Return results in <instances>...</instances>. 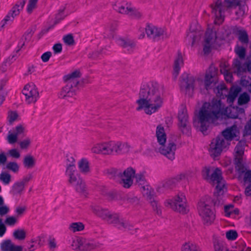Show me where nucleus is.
<instances>
[{
    "label": "nucleus",
    "instance_id": "nucleus-1",
    "mask_svg": "<svg viewBox=\"0 0 251 251\" xmlns=\"http://www.w3.org/2000/svg\"><path fill=\"white\" fill-rule=\"evenodd\" d=\"M136 103L138 105L136 107L137 111L143 109L148 115L157 111L163 104L159 84L155 81H151L142 85Z\"/></svg>",
    "mask_w": 251,
    "mask_h": 251
},
{
    "label": "nucleus",
    "instance_id": "nucleus-2",
    "mask_svg": "<svg viewBox=\"0 0 251 251\" xmlns=\"http://www.w3.org/2000/svg\"><path fill=\"white\" fill-rule=\"evenodd\" d=\"M223 108L221 100H213L210 103L205 102L203 104L199 113L200 130L203 134H205L210 124L220 117Z\"/></svg>",
    "mask_w": 251,
    "mask_h": 251
},
{
    "label": "nucleus",
    "instance_id": "nucleus-3",
    "mask_svg": "<svg viewBox=\"0 0 251 251\" xmlns=\"http://www.w3.org/2000/svg\"><path fill=\"white\" fill-rule=\"evenodd\" d=\"M156 136L157 142L152 144V147L154 151L160 153L168 159L171 161L173 160L175 158L176 146L174 142L170 140L168 141L167 145H165L166 142V135L163 126H157Z\"/></svg>",
    "mask_w": 251,
    "mask_h": 251
},
{
    "label": "nucleus",
    "instance_id": "nucleus-4",
    "mask_svg": "<svg viewBox=\"0 0 251 251\" xmlns=\"http://www.w3.org/2000/svg\"><path fill=\"white\" fill-rule=\"evenodd\" d=\"M212 13L215 16L214 22L217 25H220L224 20V13L228 7L238 6L239 10L236 12L237 14L243 15L245 13L246 6L242 4L239 0H225L223 3L221 0H217L211 5Z\"/></svg>",
    "mask_w": 251,
    "mask_h": 251
},
{
    "label": "nucleus",
    "instance_id": "nucleus-5",
    "mask_svg": "<svg viewBox=\"0 0 251 251\" xmlns=\"http://www.w3.org/2000/svg\"><path fill=\"white\" fill-rule=\"evenodd\" d=\"M80 76L81 73L78 70L64 76V80L66 84L59 92V98L71 101L70 99L75 95L77 86L79 83L78 78Z\"/></svg>",
    "mask_w": 251,
    "mask_h": 251
},
{
    "label": "nucleus",
    "instance_id": "nucleus-6",
    "mask_svg": "<svg viewBox=\"0 0 251 251\" xmlns=\"http://www.w3.org/2000/svg\"><path fill=\"white\" fill-rule=\"evenodd\" d=\"M221 170L217 168L214 169L210 167H205L202 171L203 177L210 183H216V188L219 194H222L225 183L222 176Z\"/></svg>",
    "mask_w": 251,
    "mask_h": 251
},
{
    "label": "nucleus",
    "instance_id": "nucleus-7",
    "mask_svg": "<svg viewBox=\"0 0 251 251\" xmlns=\"http://www.w3.org/2000/svg\"><path fill=\"white\" fill-rule=\"evenodd\" d=\"M65 175L67 177L69 184L75 187L77 192L83 194L85 193L86 188L85 182L80 177L76 168L70 166L68 169L66 170Z\"/></svg>",
    "mask_w": 251,
    "mask_h": 251
},
{
    "label": "nucleus",
    "instance_id": "nucleus-8",
    "mask_svg": "<svg viewBox=\"0 0 251 251\" xmlns=\"http://www.w3.org/2000/svg\"><path fill=\"white\" fill-rule=\"evenodd\" d=\"M202 83L201 79H196L194 76L184 73L181 76L180 88L181 91L189 96H191L194 90L196 82Z\"/></svg>",
    "mask_w": 251,
    "mask_h": 251
},
{
    "label": "nucleus",
    "instance_id": "nucleus-9",
    "mask_svg": "<svg viewBox=\"0 0 251 251\" xmlns=\"http://www.w3.org/2000/svg\"><path fill=\"white\" fill-rule=\"evenodd\" d=\"M165 204L170 206L174 211L182 214L187 213L189 209L186 204V200L183 194H178L173 199L168 200Z\"/></svg>",
    "mask_w": 251,
    "mask_h": 251
},
{
    "label": "nucleus",
    "instance_id": "nucleus-10",
    "mask_svg": "<svg viewBox=\"0 0 251 251\" xmlns=\"http://www.w3.org/2000/svg\"><path fill=\"white\" fill-rule=\"evenodd\" d=\"M220 46L216 34L212 30H207L205 35L203 51L204 54L209 53L213 49H217Z\"/></svg>",
    "mask_w": 251,
    "mask_h": 251
},
{
    "label": "nucleus",
    "instance_id": "nucleus-11",
    "mask_svg": "<svg viewBox=\"0 0 251 251\" xmlns=\"http://www.w3.org/2000/svg\"><path fill=\"white\" fill-rule=\"evenodd\" d=\"M229 145V143L226 140L224 137L218 136L213 139L210 147V151L211 155L217 157L221 154L224 149Z\"/></svg>",
    "mask_w": 251,
    "mask_h": 251
},
{
    "label": "nucleus",
    "instance_id": "nucleus-12",
    "mask_svg": "<svg viewBox=\"0 0 251 251\" xmlns=\"http://www.w3.org/2000/svg\"><path fill=\"white\" fill-rule=\"evenodd\" d=\"M111 224L120 230L128 231L133 235L136 234L139 230L138 228L134 227L128 221L121 218L118 213Z\"/></svg>",
    "mask_w": 251,
    "mask_h": 251
},
{
    "label": "nucleus",
    "instance_id": "nucleus-13",
    "mask_svg": "<svg viewBox=\"0 0 251 251\" xmlns=\"http://www.w3.org/2000/svg\"><path fill=\"white\" fill-rule=\"evenodd\" d=\"M198 211L203 221L207 224H211L215 219V215L211 210L208 203L203 200H201L198 203Z\"/></svg>",
    "mask_w": 251,
    "mask_h": 251
},
{
    "label": "nucleus",
    "instance_id": "nucleus-14",
    "mask_svg": "<svg viewBox=\"0 0 251 251\" xmlns=\"http://www.w3.org/2000/svg\"><path fill=\"white\" fill-rule=\"evenodd\" d=\"M177 117L178 120V126L179 130L183 134H189L190 131V126L186 107H183L179 110Z\"/></svg>",
    "mask_w": 251,
    "mask_h": 251
},
{
    "label": "nucleus",
    "instance_id": "nucleus-15",
    "mask_svg": "<svg viewBox=\"0 0 251 251\" xmlns=\"http://www.w3.org/2000/svg\"><path fill=\"white\" fill-rule=\"evenodd\" d=\"M114 141L96 144L91 148V151L96 154L111 155L114 153Z\"/></svg>",
    "mask_w": 251,
    "mask_h": 251
},
{
    "label": "nucleus",
    "instance_id": "nucleus-16",
    "mask_svg": "<svg viewBox=\"0 0 251 251\" xmlns=\"http://www.w3.org/2000/svg\"><path fill=\"white\" fill-rule=\"evenodd\" d=\"M145 29L147 36L154 41H158L168 37L165 30L160 27H157L152 25H148Z\"/></svg>",
    "mask_w": 251,
    "mask_h": 251
},
{
    "label": "nucleus",
    "instance_id": "nucleus-17",
    "mask_svg": "<svg viewBox=\"0 0 251 251\" xmlns=\"http://www.w3.org/2000/svg\"><path fill=\"white\" fill-rule=\"evenodd\" d=\"M135 170L131 167H128L123 173L121 171L120 183L125 188H130L133 184V178L135 176Z\"/></svg>",
    "mask_w": 251,
    "mask_h": 251
},
{
    "label": "nucleus",
    "instance_id": "nucleus-18",
    "mask_svg": "<svg viewBox=\"0 0 251 251\" xmlns=\"http://www.w3.org/2000/svg\"><path fill=\"white\" fill-rule=\"evenodd\" d=\"M28 104L35 103L39 97V93L34 84L26 85L22 91Z\"/></svg>",
    "mask_w": 251,
    "mask_h": 251
},
{
    "label": "nucleus",
    "instance_id": "nucleus-19",
    "mask_svg": "<svg viewBox=\"0 0 251 251\" xmlns=\"http://www.w3.org/2000/svg\"><path fill=\"white\" fill-rule=\"evenodd\" d=\"M93 212L98 216L100 217L108 223L111 224L113 219L115 218L117 213L109 211L108 209L102 208L98 205L92 206Z\"/></svg>",
    "mask_w": 251,
    "mask_h": 251
},
{
    "label": "nucleus",
    "instance_id": "nucleus-20",
    "mask_svg": "<svg viewBox=\"0 0 251 251\" xmlns=\"http://www.w3.org/2000/svg\"><path fill=\"white\" fill-rule=\"evenodd\" d=\"M113 9L121 14H127L133 18L140 19L142 17V13L134 8L129 6H125L122 5L115 4Z\"/></svg>",
    "mask_w": 251,
    "mask_h": 251
},
{
    "label": "nucleus",
    "instance_id": "nucleus-21",
    "mask_svg": "<svg viewBox=\"0 0 251 251\" xmlns=\"http://www.w3.org/2000/svg\"><path fill=\"white\" fill-rule=\"evenodd\" d=\"M218 69L214 66L211 65L206 72L205 80L204 87L206 90L210 88L211 85L215 83V77L217 75Z\"/></svg>",
    "mask_w": 251,
    "mask_h": 251
},
{
    "label": "nucleus",
    "instance_id": "nucleus-22",
    "mask_svg": "<svg viewBox=\"0 0 251 251\" xmlns=\"http://www.w3.org/2000/svg\"><path fill=\"white\" fill-rule=\"evenodd\" d=\"M114 153L120 155L128 152L131 146L126 142L114 141Z\"/></svg>",
    "mask_w": 251,
    "mask_h": 251
},
{
    "label": "nucleus",
    "instance_id": "nucleus-23",
    "mask_svg": "<svg viewBox=\"0 0 251 251\" xmlns=\"http://www.w3.org/2000/svg\"><path fill=\"white\" fill-rule=\"evenodd\" d=\"M80 251H90L100 247V244L93 240L81 237Z\"/></svg>",
    "mask_w": 251,
    "mask_h": 251
},
{
    "label": "nucleus",
    "instance_id": "nucleus-24",
    "mask_svg": "<svg viewBox=\"0 0 251 251\" xmlns=\"http://www.w3.org/2000/svg\"><path fill=\"white\" fill-rule=\"evenodd\" d=\"M116 42L118 45L126 49L129 52H133L136 47L135 42L129 39L120 37L117 39Z\"/></svg>",
    "mask_w": 251,
    "mask_h": 251
},
{
    "label": "nucleus",
    "instance_id": "nucleus-25",
    "mask_svg": "<svg viewBox=\"0 0 251 251\" xmlns=\"http://www.w3.org/2000/svg\"><path fill=\"white\" fill-rule=\"evenodd\" d=\"M0 249L2 251H22L23 247L16 246L10 240H6L0 244Z\"/></svg>",
    "mask_w": 251,
    "mask_h": 251
},
{
    "label": "nucleus",
    "instance_id": "nucleus-26",
    "mask_svg": "<svg viewBox=\"0 0 251 251\" xmlns=\"http://www.w3.org/2000/svg\"><path fill=\"white\" fill-rule=\"evenodd\" d=\"M238 132L237 127L236 125H233L228 127L222 132V135L220 136L224 137L226 140L229 143L234 137L237 136Z\"/></svg>",
    "mask_w": 251,
    "mask_h": 251
},
{
    "label": "nucleus",
    "instance_id": "nucleus-27",
    "mask_svg": "<svg viewBox=\"0 0 251 251\" xmlns=\"http://www.w3.org/2000/svg\"><path fill=\"white\" fill-rule=\"evenodd\" d=\"M183 65V60L181 53L178 51L177 56L174 62L173 76L176 79L179 74L180 68Z\"/></svg>",
    "mask_w": 251,
    "mask_h": 251
},
{
    "label": "nucleus",
    "instance_id": "nucleus-28",
    "mask_svg": "<svg viewBox=\"0 0 251 251\" xmlns=\"http://www.w3.org/2000/svg\"><path fill=\"white\" fill-rule=\"evenodd\" d=\"M175 180L174 179L163 181L156 188V191L159 193H164L166 191L171 189L174 185Z\"/></svg>",
    "mask_w": 251,
    "mask_h": 251
},
{
    "label": "nucleus",
    "instance_id": "nucleus-29",
    "mask_svg": "<svg viewBox=\"0 0 251 251\" xmlns=\"http://www.w3.org/2000/svg\"><path fill=\"white\" fill-rule=\"evenodd\" d=\"M25 186L20 181L15 182L11 188V193L14 195L22 194L25 190Z\"/></svg>",
    "mask_w": 251,
    "mask_h": 251
},
{
    "label": "nucleus",
    "instance_id": "nucleus-30",
    "mask_svg": "<svg viewBox=\"0 0 251 251\" xmlns=\"http://www.w3.org/2000/svg\"><path fill=\"white\" fill-rule=\"evenodd\" d=\"M241 90V89L239 86L231 87L227 97V102L229 103H232Z\"/></svg>",
    "mask_w": 251,
    "mask_h": 251
},
{
    "label": "nucleus",
    "instance_id": "nucleus-31",
    "mask_svg": "<svg viewBox=\"0 0 251 251\" xmlns=\"http://www.w3.org/2000/svg\"><path fill=\"white\" fill-rule=\"evenodd\" d=\"M234 34L238 36L239 40L243 43H247L248 42V36L247 32L241 29L239 27H235L233 29Z\"/></svg>",
    "mask_w": 251,
    "mask_h": 251
},
{
    "label": "nucleus",
    "instance_id": "nucleus-32",
    "mask_svg": "<svg viewBox=\"0 0 251 251\" xmlns=\"http://www.w3.org/2000/svg\"><path fill=\"white\" fill-rule=\"evenodd\" d=\"M78 167L80 172L83 174H87L90 171L89 161L85 158L81 159L78 161Z\"/></svg>",
    "mask_w": 251,
    "mask_h": 251
},
{
    "label": "nucleus",
    "instance_id": "nucleus-33",
    "mask_svg": "<svg viewBox=\"0 0 251 251\" xmlns=\"http://www.w3.org/2000/svg\"><path fill=\"white\" fill-rule=\"evenodd\" d=\"M235 168L236 171L241 175L247 170L243 161L242 157H235L234 159Z\"/></svg>",
    "mask_w": 251,
    "mask_h": 251
},
{
    "label": "nucleus",
    "instance_id": "nucleus-34",
    "mask_svg": "<svg viewBox=\"0 0 251 251\" xmlns=\"http://www.w3.org/2000/svg\"><path fill=\"white\" fill-rule=\"evenodd\" d=\"M142 192L144 197H146L148 200H151L154 196V192L153 189L149 185H145L141 186Z\"/></svg>",
    "mask_w": 251,
    "mask_h": 251
},
{
    "label": "nucleus",
    "instance_id": "nucleus-35",
    "mask_svg": "<svg viewBox=\"0 0 251 251\" xmlns=\"http://www.w3.org/2000/svg\"><path fill=\"white\" fill-rule=\"evenodd\" d=\"M194 25H191L190 26V32L187 34V37L190 38V39L192 40V45L193 46L195 42V41L199 39L200 36L201 35V33L199 31H198L197 29H195Z\"/></svg>",
    "mask_w": 251,
    "mask_h": 251
},
{
    "label": "nucleus",
    "instance_id": "nucleus-36",
    "mask_svg": "<svg viewBox=\"0 0 251 251\" xmlns=\"http://www.w3.org/2000/svg\"><path fill=\"white\" fill-rule=\"evenodd\" d=\"M18 15V10L17 11H12V10H10L8 13L7 15L5 16L4 19L1 21V23L2 24L1 25V27H3L4 25L7 24V22H12L15 17Z\"/></svg>",
    "mask_w": 251,
    "mask_h": 251
},
{
    "label": "nucleus",
    "instance_id": "nucleus-37",
    "mask_svg": "<svg viewBox=\"0 0 251 251\" xmlns=\"http://www.w3.org/2000/svg\"><path fill=\"white\" fill-rule=\"evenodd\" d=\"M23 164L25 168H32L35 165V159L32 155H27L24 158Z\"/></svg>",
    "mask_w": 251,
    "mask_h": 251
},
{
    "label": "nucleus",
    "instance_id": "nucleus-38",
    "mask_svg": "<svg viewBox=\"0 0 251 251\" xmlns=\"http://www.w3.org/2000/svg\"><path fill=\"white\" fill-rule=\"evenodd\" d=\"M246 145V142L244 140L240 141L235 148V157H242L244 152V147Z\"/></svg>",
    "mask_w": 251,
    "mask_h": 251
},
{
    "label": "nucleus",
    "instance_id": "nucleus-39",
    "mask_svg": "<svg viewBox=\"0 0 251 251\" xmlns=\"http://www.w3.org/2000/svg\"><path fill=\"white\" fill-rule=\"evenodd\" d=\"M84 228V225L81 222L71 223L69 226V229L73 232L81 231Z\"/></svg>",
    "mask_w": 251,
    "mask_h": 251
},
{
    "label": "nucleus",
    "instance_id": "nucleus-40",
    "mask_svg": "<svg viewBox=\"0 0 251 251\" xmlns=\"http://www.w3.org/2000/svg\"><path fill=\"white\" fill-rule=\"evenodd\" d=\"M6 168L15 174L19 172L20 166L16 162H9L6 165Z\"/></svg>",
    "mask_w": 251,
    "mask_h": 251
},
{
    "label": "nucleus",
    "instance_id": "nucleus-41",
    "mask_svg": "<svg viewBox=\"0 0 251 251\" xmlns=\"http://www.w3.org/2000/svg\"><path fill=\"white\" fill-rule=\"evenodd\" d=\"M250 100V97L249 95L244 92L241 94L238 99V103L240 105H242L247 103Z\"/></svg>",
    "mask_w": 251,
    "mask_h": 251
},
{
    "label": "nucleus",
    "instance_id": "nucleus-42",
    "mask_svg": "<svg viewBox=\"0 0 251 251\" xmlns=\"http://www.w3.org/2000/svg\"><path fill=\"white\" fill-rule=\"evenodd\" d=\"M13 236L16 239L23 240L26 237V233L24 229H17L13 232Z\"/></svg>",
    "mask_w": 251,
    "mask_h": 251
},
{
    "label": "nucleus",
    "instance_id": "nucleus-43",
    "mask_svg": "<svg viewBox=\"0 0 251 251\" xmlns=\"http://www.w3.org/2000/svg\"><path fill=\"white\" fill-rule=\"evenodd\" d=\"M232 66L234 69H236V70L234 71V73L237 74L243 72L245 70L244 68L241 66V61L237 58L233 60Z\"/></svg>",
    "mask_w": 251,
    "mask_h": 251
},
{
    "label": "nucleus",
    "instance_id": "nucleus-44",
    "mask_svg": "<svg viewBox=\"0 0 251 251\" xmlns=\"http://www.w3.org/2000/svg\"><path fill=\"white\" fill-rule=\"evenodd\" d=\"M107 174L110 177L116 179L120 177L121 171L114 168H111L107 170Z\"/></svg>",
    "mask_w": 251,
    "mask_h": 251
},
{
    "label": "nucleus",
    "instance_id": "nucleus-45",
    "mask_svg": "<svg viewBox=\"0 0 251 251\" xmlns=\"http://www.w3.org/2000/svg\"><path fill=\"white\" fill-rule=\"evenodd\" d=\"M182 251H200L199 248L193 243H186L184 245Z\"/></svg>",
    "mask_w": 251,
    "mask_h": 251
},
{
    "label": "nucleus",
    "instance_id": "nucleus-46",
    "mask_svg": "<svg viewBox=\"0 0 251 251\" xmlns=\"http://www.w3.org/2000/svg\"><path fill=\"white\" fill-rule=\"evenodd\" d=\"M0 180L4 184H8L11 180V176L7 172H2L0 174Z\"/></svg>",
    "mask_w": 251,
    "mask_h": 251
},
{
    "label": "nucleus",
    "instance_id": "nucleus-47",
    "mask_svg": "<svg viewBox=\"0 0 251 251\" xmlns=\"http://www.w3.org/2000/svg\"><path fill=\"white\" fill-rule=\"evenodd\" d=\"M26 3V0H22L18 1L15 5L12 7L11 10L12 11L18 10V15H19L20 11H22Z\"/></svg>",
    "mask_w": 251,
    "mask_h": 251
},
{
    "label": "nucleus",
    "instance_id": "nucleus-48",
    "mask_svg": "<svg viewBox=\"0 0 251 251\" xmlns=\"http://www.w3.org/2000/svg\"><path fill=\"white\" fill-rule=\"evenodd\" d=\"M26 3V0H22L18 1L15 5L12 7L11 10L12 11L18 10V15H19L20 11H22Z\"/></svg>",
    "mask_w": 251,
    "mask_h": 251
},
{
    "label": "nucleus",
    "instance_id": "nucleus-49",
    "mask_svg": "<svg viewBox=\"0 0 251 251\" xmlns=\"http://www.w3.org/2000/svg\"><path fill=\"white\" fill-rule=\"evenodd\" d=\"M65 8V7H64L62 9H60L58 10V12L56 14L55 17V20L54 23V25L57 24L60 22V21L63 20L64 18L66 17V16L64 15V11Z\"/></svg>",
    "mask_w": 251,
    "mask_h": 251
},
{
    "label": "nucleus",
    "instance_id": "nucleus-50",
    "mask_svg": "<svg viewBox=\"0 0 251 251\" xmlns=\"http://www.w3.org/2000/svg\"><path fill=\"white\" fill-rule=\"evenodd\" d=\"M235 111V109L234 108H226L225 110V112L228 118L236 119L238 117V114Z\"/></svg>",
    "mask_w": 251,
    "mask_h": 251
},
{
    "label": "nucleus",
    "instance_id": "nucleus-51",
    "mask_svg": "<svg viewBox=\"0 0 251 251\" xmlns=\"http://www.w3.org/2000/svg\"><path fill=\"white\" fill-rule=\"evenodd\" d=\"M7 140L10 144H15L18 141V136L14 133L9 131L7 136Z\"/></svg>",
    "mask_w": 251,
    "mask_h": 251
},
{
    "label": "nucleus",
    "instance_id": "nucleus-52",
    "mask_svg": "<svg viewBox=\"0 0 251 251\" xmlns=\"http://www.w3.org/2000/svg\"><path fill=\"white\" fill-rule=\"evenodd\" d=\"M63 40L64 42L67 45L72 46L75 44L73 36L71 34L64 36Z\"/></svg>",
    "mask_w": 251,
    "mask_h": 251
},
{
    "label": "nucleus",
    "instance_id": "nucleus-53",
    "mask_svg": "<svg viewBox=\"0 0 251 251\" xmlns=\"http://www.w3.org/2000/svg\"><path fill=\"white\" fill-rule=\"evenodd\" d=\"M38 0H29L27 6V12L29 14H31L33 9L36 8V3Z\"/></svg>",
    "mask_w": 251,
    "mask_h": 251
},
{
    "label": "nucleus",
    "instance_id": "nucleus-54",
    "mask_svg": "<svg viewBox=\"0 0 251 251\" xmlns=\"http://www.w3.org/2000/svg\"><path fill=\"white\" fill-rule=\"evenodd\" d=\"M136 182L142 186L145 185L146 179L144 176L142 174H135Z\"/></svg>",
    "mask_w": 251,
    "mask_h": 251
},
{
    "label": "nucleus",
    "instance_id": "nucleus-55",
    "mask_svg": "<svg viewBox=\"0 0 251 251\" xmlns=\"http://www.w3.org/2000/svg\"><path fill=\"white\" fill-rule=\"evenodd\" d=\"M226 237L229 240H235L238 236L237 232L235 230H230L226 232Z\"/></svg>",
    "mask_w": 251,
    "mask_h": 251
},
{
    "label": "nucleus",
    "instance_id": "nucleus-56",
    "mask_svg": "<svg viewBox=\"0 0 251 251\" xmlns=\"http://www.w3.org/2000/svg\"><path fill=\"white\" fill-rule=\"evenodd\" d=\"M80 241L81 237H77L72 241L71 246L72 249L75 250L80 251Z\"/></svg>",
    "mask_w": 251,
    "mask_h": 251
},
{
    "label": "nucleus",
    "instance_id": "nucleus-57",
    "mask_svg": "<svg viewBox=\"0 0 251 251\" xmlns=\"http://www.w3.org/2000/svg\"><path fill=\"white\" fill-rule=\"evenodd\" d=\"M17 222V219L14 216H9L4 221V224L9 226L15 225Z\"/></svg>",
    "mask_w": 251,
    "mask_h": 251
},
{
    "label": "nucleus",
    "instance_id": "nucleus-58",
    "mask_svg": "<svg viewBox=\"0 0 251 251\" xmlns=\"http://www.w3.org/2000/svg\"><path fill=\"white\" fill-rule=\"evenodd\" d=\"M10 211V208L6 204L0 206V217H2L7 215Z\"/></svg>",
    "mask_w": 251,
    "mask_h": 251
},
{
    "label": "nucleus",
    "instance_id": "nucleus-59",
    "mask_svg": "<svg viewBox=\"0 0 251 251\" xmlns=\"http://www.w3.org/2000/svg\"><path fill=\"white\" fill-rule=\"evenodd\" d=\"M26 209V207L25 205H19L17 206L15 209V213L17 214V217L22 216Z\"/></svg>",
    "mask_w": 251,
    "mask_h": 251
},
{
    "label": "nucleus",
    "instance_id": "nucleus-60",
    "mask_svg": "<svg viewBox=\"0 0 251 251\" xmlns=\"http://www.w3.org/2000/svg\"><path fill=\"white\" fill-rule=\"evenodd\" d=\"M236 53L240 58H244L245 56L246 50L242 47H238L235 50Z\"/></svg>",
    "mask_w": 251,
    "mask_h": 251
},
{
    "label": "nucleus",
    "instance_id": "nucleus-61",
    "mask_svg": "<svg viewBox=\"0 0 251 251\" xmlns=\"http://www.w3.org/2000/svg\"><path fill=\"white\" fill-rule=\"evenodd\" d=\"M18 115L16 112L11 111L8 113V119L9 123L12 124L17 118Z\"/></svg>",
    "mask_w": 251,
    "mask_h": 251
},
{
    "label": "nucleus",
    "instance_id": "nucleus-62",
    "mask_svg": "<svg viewBox=\"0 0 251 251\" xmlns=\"http://www.w3.org/2000/svg\"><path fill=\"white\" fill-rule=\"evenodd\" d=\"M31 143L30 139L27 138L23 141L20 142V147L22 149H26Z\"/></svg>",
    "mask_w": 251,
    "mask_h": 251
},
{
    "label": "nucleus",
    "instance_id": "nucleus-63",
    "mask_svg": "<svg viewBox=\"0 0 251 251\" xmlns=\"http://www.w3.org/2000/svg\"><path fill=\"white\" fill-rule=\"evenodd\" d=\"M70 166L74 167L76 168L75 165V159L72 156H68L66 162V169H68Z\"/></svg>",
    "mask_w": 251,
    "mask_h": 251
},
{
    "label": "nucleus",
    "instance_id": "nucleus-64",
    "mask_svg": "<svg viewBox=\"0 0 251 251\" xmlns=\"http://www.w3.org/2000/svg\"><path fill=\"white\" fill-rule=\"evenodd\" d=\"M214 249L215 251H228L226 247L219 243L214 244Z\"/></svg>",
    "mask_w": 251,
    "mask_h": 251
}]
</instances>
